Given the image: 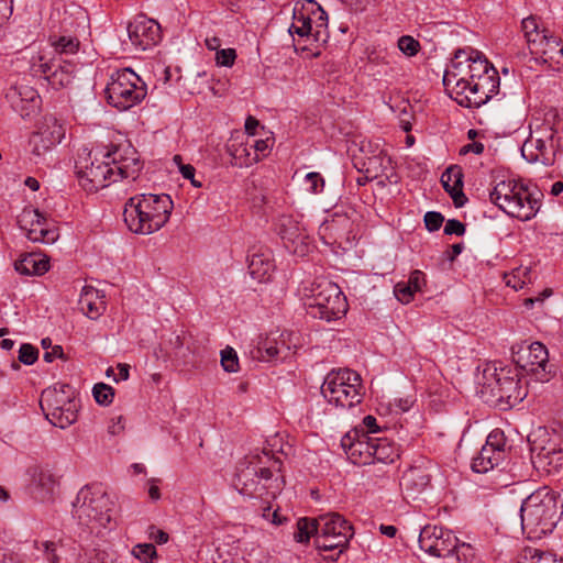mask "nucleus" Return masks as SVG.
<instances>
[{
  "label": "nucleus",
  "mask_w": 563,
  "mask_h": 563,
  "mask_svg": "<svg viewBox=\"0 0 563 563\" xmlns=\"http://www.w3.org/2000/svg\"><path fill=\"white\" fill-rule=\"evenodd\" d=\"M264 455L271 461L269 466H265L261 457H253L251 461L238 464L232 486L240 495L267 500L275 498L283 490L284 477L274 474L279 472V462L271 459L266 452Z\"/></svg>",
  "instance_id": "f257e3e1"
},
{
  "label": "nucleus",
  "mask_w": 563,
  "mask_h": 563,
  "mask_svg": "<svg viewBox=\"0 0 563 563\" xmlns=\"http://www.w3.org/2000/svg\"><path fill=\"white\" fill-rule=\"evenodd\" d=\"M561 515L562 505L556 493L547 486L541 487L521 504V529L529 539H541L554 530Z\"/></svg>",
  "instance_id": "f03ea898"
},
{
  "label": "nucleus",
  "mask_w": 563,
  "mask_h": 563,
  "mask_svg": "<svg viewBox=\"0 0 563 563\" xmlns=\"http://www.w3.org/2000/svg\"><path fill=\"white\" fill-rule=\"evenodd\" d=\"M173 208V200L166 194H141L125 202L123 218L131 232L152 234L168 222Z\"/></svg>",
  "instance_id": "7ed1b4c3"
},
{
  "label": "nucleus",
  "mask_w": 563,
  "mask_h": 563,
  "mask_svg": "<svg viewBox=\"0 0 563 563\" xmlns=\"http://www.w3.org/2000/svg\"><path fill=\"white\" fill-rule=\"evenodd\" d=\"M489 198L505 213L521 221L531 220L541 206L527 186L511 178L498 181Z\"/></svg>",
  "instance_id": "20e7f679"
},
{
  "label": "nucleus",
  "mask_w": 563,
  "mask_h": 563,
  "mask_svg": "<svg viewBox=\"0 0 563 563\" xmlns=\"http://www.w3.org/2000/svg\"><path fill=\"white\" fill-rule=\"evenodd\" d=\"M290 35L307 38L317 44L312 56L320 55V46L329 40L328 14L314 0L296 2L292 10V22L289 26Z\"/></svg>",
  "instance_id": "39448f33"
},
{
  "label": "nucleus",
  "mask_w": 563,
  "mask_h": 563,
  "mask_svg": "<svg viewBox=\"0 0 563 563\" xmlns=\"http://www.w3.org/2000/svg\"><path fill=\"white\" fill-rule=\"evenodd\" d=\"M305 302L307 313L327 322L339 320L347 312V301L340 287L325 278L317 279Z\"/></svg>",
  "instance_id": "423d86ee"
},
{
  "label": "nucleus",
  "mask_w": 563,
  "mask_h": 563,
  "mask_svg": "<svg viewBox=\"0 0 563 563\" xmlns=\"http://www.w3.org/2000/svg\"><path fill=\"white\" fill-rule=\"evenodd\" d=\"M73 516L91 531L106 529L111 522V501L100 488L82 487L73 503Z\"/></svg>",
  "instance_id": "0eeeda50"
},
{
  "label": "nucleus",
  "mask_w": 563,
  "mask_h": 563,
  "mask_svg": "<svg viewBox=\"0 0 563 563\" xmlns=\"http://www.w3.org/2000/svg\"><path fill=\"white\" fill-rule=\"evenodd\" d=\"M321 393L329 404L351 408L362 400V378L349 368L331 371L324 378Z\"/></svg>",
  "instance_id": "6e6552de"
},
{
  "label": "nucleus",
  "mask_w": 563,
  "mask_h": 563,
  "mask_svg": "<svg viewBox=\"0 0 563 563\" xmlns=\"http://www.w3.org/2000/svg\"><path fill=\"white\" fill-rule=\"evenodd\" d=\"M40 406L52 424L65 429L78 417V402L67 384L56 385L42 391Z\"/></svg>",
  "instance_id": "1a4fd4ad"
},
{
  "label": "nucleus",
  "mask_w": 563,
  "mask_h": 563,
  "mask_svg": "<svg viewBox=\"0 0 563 563\" xmlns=\"http://www.w3.org/2000/svg\"><path fill=\"white\" fill-rule=\"evenodd\" d=\"M146 86L131 68L114 71L106 88L109 104L128 110L139 104L146 97Z\"/></svg>",
  "instance_id": "9d476101"
},
{
  "label": "nucleus",
  "mask_w": 563,
  "mask_h": 563,
  "mask_svg": "<svg viewBox=\"0 0 563 563\" xmlns=\"http://www.w3.org/2000/svg\"><path fill=\"white\" fill-rule=\"evenodd\" d=\"M103 154L92 152L82 147L77 153L75 161V172L79 185L84 190L93 192L115 183L114 168H111L109 162L101 161Z\"/></svg>",
  "instance_id": "9b49d317"
},
{
  "label": "nucleus",
  "mask_w": 563,
  "mask_h": 563,
  "mask_svg": "<svg viewBox=\"0 0 563 563\" xmlns=\"http://www.w3.org/2000/svg\"><path fill=\"white\" fill-rule=\"evenodd\" d=\"M483 393H489L493 401L498 405L512 407L525 399L526 388L517 375H511L506 368L487 366L483 372Z\"/></svg>",
  "instance_id": "f8f14e48"
},
{
  "label": "nucleus",
  "mask_w": 563,
  "mask_h": 563,
  "mask_svg": "<svg viewBox=\"0 0 563 563\" xmlns=\"http://www.w3.org/2000/svg\"><path fill=\"white\" fill-rule=\"evenodd\" d=\"M530 124V135L521 146V155L529 163L550 166L555 161L553 146L554 129L549 122Z\"/></svg>",
  "instance_id": "ddd939ff"
},
{
  "label": "nucleus",
  "mask_w": 563,
  "mask_h": 563,
  "mask_svg": "<svg viewBox=\"0 0 563 563\" xmlns=\"http://www.w3.org/2000/svg\"><path fill=\"white\" fill-rule=\"evenodd\" d=\"M319 534L314 539L319 551H333L346 549L353 537V527L338 512H329L319 516Z\"/></svg>",
  "instance_id": "4468645a"
},
{
  "label": "nucleus",
  "mask_w": 563,
  "mask_h": 563,
  "mask_svg": "<svg viewBox=\"0 0 563 563\" xmlns=\"http://www.w3.org/2000/svg\"><path fill=\"white\" fill-rule=\"evenodd\" d=\"M65 132L64 125L55 117L45 115L29 140L33 162H45L65 137Z\"/></svg>",
  "instance_id": "2eb2a0df"
},
{
  "label": "nucleus",
  "mask_w": 563,
  "mask_h": 563,
  "mask_svg": "<svg viewBox=\"0 0 563 563\" xmlns=\"http://www.w3.org/2000/svg\"><path fill=\"white\" fill-rule=\"evenodd\" d=\"M511 352L512 361L519 368L534 375L538 380H548L549 353L542 343L522 342L514 345Z\"/></svg>",
  "instance_id": "dca6fc26"
},
{
  "label": "nucleus",
  "mask_w": 563,
  "mask_h": 563,
  "mask_svg": "<svg viewBox=\"0 0 563 563\" xmlns=\"http://www.w3.org/2000/svg\"><path fill=\"white\" fill-rule=\"evenodd\" d=\"M467 57L465 49L460 48L454 53L450 67L445 70L443 76V85L450 92V96L462 106V99L466 97L473 79L471 77L470 65H467Z\"/></svg>",
  "instance_id": "f3484780"
},
{
  "label": "nucleus",
  "mask_w": 563,
  "mask_h": 563,
  "mask_svg": "<svg viewBox=\"0 0 563 563\" xmlns=\"http://www.w3.org/2000/svg\"><path fill=\"white\" fill-rule=\"evenodd\" d=\"M532 463L537 468L551 474L563 467L561 444L545 431H540L531 442Z\"/></svg>",
  "instance_id": "a211bd4d"
},
{
  "label": "nucleus",
  "mask_w": 563,
  "mask_h": 563,
  "mask_svg": "<svg viewBox=\"0 0 563 563\" xmlns=\"http://www.w3.org/2000/svg\"><path fill=\"white\" fill-rule=\"evenodd\" d=\"M358 151V154L353 155V165L365 174V180L388 177L386 172L391 168V159L383 150L377 146L373 150L369 141H362Z\"/></svg>",
  "instance_id": "6ab92c4d"
},
{
  "label": "nucleus",
  "mask_w": 563,
  "mask_h": 563,
  "mask_svg": "<svg viewBox=\"0 0 563 563\" xmlns=\"http://www.w3.org/2000/svg\"><path fill=\"white\" fill-rule=\"evenodd\" d=\"M103 156L111 159L109 163L111 168H114L113 179L115 181L119 179L135 180L143 168L140 155L130 142L113 146V148Z\"/></svg>",
  "instance_id": "aec40b11"
},
{
  "label": "nucleus",
  "mask_w": 563,
  "mask_h": 563,
  "mask_svg": "<svg viewBox=\"0 0 563 563\" xmlns=\"http://www.w3.org/2000/svg\"><path fill=\"white\" fill-rule=\"evenodd\" d=\"M419 547L434 558H449L457 544L456 536L449 529L427 525L419 534Z\"/></svg>",
  "instance_id": "412c9836"
},
{
  "label": "nucleus",
  "mask_w": 563,
  "mask_h": 563,
  "mask_svg": "<svg viewBox=\"0 0 563 563\" xmlns=\"http://www.w3.org/2000/svg\"><path fill=\"white\" fill-rule=\"evenodd\" d=\"M18 224L32 242L52 244L57 241L59 236L58 230L54 225H51L47 219L37 209L31 207L22 210L18 217Z\"/></svg>",
  "instance_id": "4be33fe9"
},
{
  "label": "nucleus",
  "mask_w": 563,
  "mask_h": 563,
  "mask_svg": "<svg viewBox=\"0 0 563 563\" xmlns=\"http://www.w3.org/2000/svg\"><path fill=\"white\" fill-rule=\"evenodd\" d=\"M277 232L285 246L294 254L305 256L311 249V240L305 225L298 218L283 214L277 221Z\"/></svg>",
  "instance_id": "5701e85b"
},
{
  "label": "nucleus",
  "mask_w": 563,
  "mask_h": 563,
  "mask_svg": "<svg viewBox=\"0 0 563 563\" xmlns=\"http://www.w3.org/2000/svg\"><path fill=\"white\" fill-rule=\"evenodd\" d=\"M5 98L12 110L24 120L35 117L41 110L42 100L38 92L23 80L12 85Z\"/></svg>",
  "instance_id": "b1692460"
},
{
  "label": "nucleus",
  "mask_w": 563,
  "mask_h": 563,
  "mask_svg": "<svg viewBox=\"0 0 563 563\" xmlns=\"http://www.w3.org/2000/svg\"><path fill=\"white\" fill-rule=\"evenodd\" d=\"M128 36L136 51H146L161 40L159 24L145 15H137L128 25Z\"/></svg>",
  "instance_id": "393cba45"
},
{
  "label": "nucleus",
  "mask_w": 563,
  "mask_h": 563,
  "mask_svg": "<svg viewBox=\"0 0 563 563\" xmlns=\"http://www.w3.org/2000/svg\"><path fill=\"white\" fill-rule=\"evenodd\" d=\"M500 78L495 67L477 78L470 87V90L462 99V107L478 108L485 104L493 96L498 93Z\"/></svg>",
  "instance_id": "a878e982"
},
{
  "label": "nucleus",
  "mask_w": 563,
  "mask_h": 563,
  "mask_svg": "<svg viewBox=\"0 0 563 563\" xmlns=\"http://www.w3.org/2000/svg\"><path fill=\"white\" fill-rule=\"evenodd\" d=\"M530 54L540 63L547 64L550 69L559 71L563 69V46L561 40L552 33L530 44Z\"/></svg>",
  "instance_id": "bb28decb"
},
{
  "label": "nucleus",
  "mask_w": 563,
  "mask_h": 563,
  "mask_svg": "<svg viewBox=\"0 0 563 563\" xmlns=\"http://www.w3.org/2000/svg\"><path fill=\"white\" fill-rule=\"evenodd\" d=\"M373 440L367 434H360L354 430L342 438L341 446L353 464L366 465L373 463Z\"/></svg>",
  "instance_id": "cd10ccee"
},
{
  "label": "nucleus",
  "mask_w": 563,
  "mask_h": 563,
  "mask_svg": "<svg viewBox=\"0 0 563 563\" xmlns=\"http://www.w3.org/2000/svg\"><path fill=\"white\" fill-rule=\"evenodd\" d=\"M249 273L258 283H266L271 279L275 265L272 251L267 247H253L249 255Z\"/></svg>",
  "instance_id": "c85d7f7f"
},
{
  "label": "nucleus",
  "mask_w": 563,
  "mask_h": 563,
  "mask_svg": "<svg viewBox=\"0 0 563 563\" xmlns=\"http://www.w3.org/2000/svg\"><path fill=\"white\" fill-rule=\"evenodd\" d=\"M429 485L430 474L422 466L409 467L400 478L401 490L412 498L424 492Z\"/></svg>",
  "instance_id": "c756f323"
},
{
  "label": "nucleus",
  "mask_w": 563,
  "mask_h": 563,
  "mask_svg": "<svg viewBox=\"0 0 563 563\" xmlns=\"http://www.w3.org/2000/svg\"><path fill=\"white\" fill-rule=\"evenodd\" d=\"M34 495L41 501L51 500L59 483L57 477L46 468L35 467L32 471Z\"/></svg>",
  "instance_id": "7c9ffc66"
},
{
  "label": "nucleus",
  "mask_w": 563,
  "mask_h": 563,
  "mask_svg": "<svg viewBox=\"0 0 563 563\" xmlns=\"http://www.w3.org/2000/svg\"><path fill=\"white\" fill-rule=\"evenodd\" d=\"M78 305L81 312L91 320L101 317L106 310L104 296L91 286L82 288Z\"/></svg>",
  "instance_id": "2f4dec72"
},
{
  "label": "nucleus",
  "mask_w": 563,
  "mask_h": 563,
  "mask_svg": "<svg viewBox=\"0 0 563 563\" xmlns=\"http://www.w3.org/2000/svg\"><path fill=\"white\" fill-rule=\"evenodd\" d=\"M463 174L459 166H450L441 176V183L444 190L451 196L455 207H462L466 202L463 192Z\"/></svg>",
  "instance_id": "473e14b6"
},
{
  "label": "nucleus",
  "mask_w": 563,
  "mask_h": 563,
  "mask_svg": "<svg viewBox=\"0 0 563 563\" xmlns=\"http://www.w3.org/2000/svg\"><path fill=\"white\" fill-rule=\"evenodd\" d=\"M14 268L21 275L40 276L49 269V261L42 254L29 253L15 262Z\"/></svg>",
  "instance_id": "72a5a7b5"
},
{
  "label": "nucleus",
  "mask_w": 563,
  "mask_h": 563,
  "mask_svg": "<svg viewBox=\"0 0 563 563\" xmlns=\"http://www.w3.org/2000/svg\"><path fill=\"white\" fill-rule=\"evenodd\" d=\"M505 456L506 455L503 450L496 451L483 445L477 456L473 459L472 470L476 473H486L499 465L504 461Z\"/></svg>",
  "instance_id": "f704fd0d"
},
{
  "label": "nucleus",
  "mask_w": 563,
  "mask_h": 563,
  "mask_svg": "<svg viewBox=\"0 0 563 563\" xmlns=\"http://www.w3.org/2000/svg\"><path fill=\"white\" fill-rule=\"evenodd\" d=\"M349 225V220L344 217L335 216L331 220H325L319 227V235L325 244H341L343 234L341 229Z\"/></svg>",
  "instance_id": "c9c22d12"
},
{
  "label": "nucleus",
  "mask_w": 563,
  "mask_h": 563,
  "mask_svg": "<svg viewBox=\"0 0 563 563\" xmlns=\"http://www.w3.org/2000/svg\"><path fill=\"white\" fill-rule=\"evenodd\" d=\"M74 73L75 66L70 62L58 58L57 66H54L46 80L55 89L65 88L73 82Z\"/></svg>",
  "instance_id": "e433bc0d"
},
{
  "label": "nucleus",
  "mask_w": 563,
  "mask_h": 563,
  "mask_svg": "<svg viewBox=\"0 0 563 563\" xmlns=\"http://www.w3.org/2000/svg\"><path fill=\"white\" fill-rule=\"evenodd\" d=\"M464 49L467 57H470V60H467V65H470L471 77L473 81H475L477 78L483 76V74L490 70V68L494 67L482 52L473 49L471 47Z\"/></svg>",
  "instance_id": "4c0bfd02"
},
{
  "label": "nucleus",
  "mask_w": 563,
  "mask_h": 563,
  "mask_svg": "<svg viewBox=\"0 0 563 563\" xmlns=\"http://www.w3.org/2000/svg\"><path fill=\"white\" fill-rule=\"evenodd\" d=\"M319 517L316 519L301 518L297 522V531L294 538L297 542H308L311 536L319 534Z\"/></svg>",
  "instance_id": "58836bf2"
},
{
  "label": "nucleus",
  "mask_w": 563,
  "mask_h": 563,
  "mask_svg": "<svg viewBox=\"0 0 563 563\" xmlns=\"http://www.w3.org/2000/svg\"><path fill=\"white\" fill-rule=\"evenodd\" d=\"M58 59L47 57L45 54H37L32 57L31 70L35 76H43L48 78V74L57 66Z\"/></svg>",
  "instance_id": "ea45409f"
},
{
  "label": "nucleus",
  "mask_w": 563,
  "mask_h": 563,
  "mask_svg": "<svg viewBox=\"0 0 563 563\" xmlns=\"http://www.w3.org/2000/svg\"><path fill=\"white\" fill-rule=\"evenodd\" d=\"M373 462L388 463L393 462L394 457L397 456L395 450L390 444L383 439L373 440Z\"/></svg>",
  "instance_id": "a19ab883"
},
{
  "label": "nucleus",
  "mask_w": 563,
  "mask_h": 563,
  "mask_svg": "<svg viewBox=\"0 0 563 563\" xmlns=\"http://www.w3.org/2000/svg\"><path fill=\"white\" fill-rule=\"evenodd\" d=\"M504 279L506 285L515 290L521 289L530 282V268L527 266L517 267L511 273L505 274Z\"/></svg>",
  "instance_id": "79ce46f5"
},
{
  "label": "nucleus",
  "mask_w": 563,
  "mask_h": 563,
  "mask_svg": "<svg viewBox=\"0 0 563 563\" xmlns=\"http://www.w3.org/2000/svg\"><path fill=\"white\" fill-rule=\"evenodd\" d=\"M522 31L527 40L528 47L530 44L539 41L542 35H547L549 33L545 29L541 30L538 21L532 16L522 20Z\"/></svg>",
  "instance_id": "37998d69"
},
{
  "label": "nucleus",
  "mask_w": 563,
  "mask_h": 563,
  "mask_svg": "<svg viewBox=\"0 0 563 563\" xmlns=\"http://www.w3.org/2000/svg\"><path fill=\"white\" fill-rule=\"evenodd\" d=\"M52 46L59 54H75L79 48V41L73 36H60L51 38Z\"/></svg>",
  "instance_id": "c03bdc74"
},
{
  "label": "nucleus",
  "mask_w": 563,
  "mask_h": 563,
  "mask_svg": "<svg viewBox=\"0 0 563 563\" xmlns=\"http://www.w3.org/2000/svg\"><path fill=\"white\" fill-rule=\"evenodd\" d=\"M95 400L101 406H108L113 401L114 389L107 384L98 383L92 388Z\"/></svg>",
  "instance_id": "a18cd8bd"
},
{
  "label": "nucleus",
  "mask_w": 563,
  "mask_h": 563,
  "mask_svg": "<svg viewBox=\"0 0 563 563\" xmlns=\"http://www.w3.org/2000/svg\"><path fill=\"white\" fill-rule=\"evenodd\" d=\"M221 365L228 373H236L239 371V357L231 346H227L221 351Z\"/></svg>",
  "instance_id": "49530a36"
},
{
  "label": "nucleus",
  "mask_w": 563,
  "mask_h": 563,
  "mask_svg": "<svg viewBox=\"0 0 563 563\" xmlns=\"http://www.w3.org/2000/svg\"><path fill=\"white\" fill-rule=\"evenodd\" d=\"M132 554L143 563H153L157 555L155 547L151 543L136 544L132 550Z\"/></svg>",
  "instance_id": "de8ad7c7"
},
{
  "label": "nucleus",
  "mask_w": 563,
  "mask_h": 563,
  "mask_svg": "<svg viewBox=\"0 0 563 563\" xmlns=\"http://www.w3.org/2000/svg\"><path fill=\"white\" fill-rule=\"evenodd\" d=\"M397 46L408 57L417 55L421 48L419 41L410 35L400 36Z\"/></svg>",
  "instance_id": "09e8293b"
},
{
  "label": "nucleus",
  "mask_w": 563,
  "mask_h": 563,
  "mask_svg": "<svg viewBox=\"0 0 563 563\" xmlns=\"http://www.w3.org/2000/svg\"><path fill=\"white\" fill-rule=\"evenodd\" d=\"M484 445L496 451L503 450L504 454L506 455V438L504 432L499 429H495L488 434L486 443Z\"/></svg>",
  "instance_id": "8fccbe9b"
},
{
  "label": "nucleus",
  "mask_w": 563,
  "mask_h": 563,
  "mask_svg": "<svg viewBox=\"0 0 563 563\" xmlns=\"http://www.w3.org/2000/svg\"><path fill=\"white\" fill-rule=\"evenodd\" d=\"M38 350L29 344L24 343L20 346L19 350V361L25 365H32L37 361Z\"/></svg>",
  "instance_id": "3c124183"
},
{
  "label": "nucleus",
  "mask_w": 563,
  "mask_h": 563,
  "mask_svg": "<svg viewBox=\"0 0 563 563\" xmlns=\"http://www.w3.org/2000/svg\"><path fill=\"white\" fill-rule=\"evenodd\" d=\"M453 554H455L459 562H468L475 558V549L472 544L466 542H460L454 548Z\"/></svg>",
  "instance_id": "603ef678"
},
{
  "label": "nucleus",
  "mask_w": 563,
  "mask_h": 563,
  "mask_svg": "<svg viewBox=\"0 0 563 563\" xmlns=\"http://www.w3.org/2000/svg\"><path fill=\"white\" fill-rule=\"evenodd\" d=\"M34 548L45 553L49 563H58L59 558L56 554V543L53 541H34Z\"/></svg>",
  "instance_id": "864d4df0"
},
{
  "label": "nucleus",
  "mask_w": 563,
  "mask_h": 563,
  "mask_svg": "<svg viewBox=\"0 0 563 563\" xmlns=\"http://www.w3.org/2000/svg\"><path fill=\"white\" fill-rule=\"evenodd\" d=\"M305 184L310 192L318 194L324 187V179L319 173L311 172L306 175Z\"/></svg>",
  "instance_id": "5fc2aeb1"
},
{
  "label": "nucleus",
  "mask_w": 563,
  "mask_h": 563,
  "mask_svg": "<svg viewBox=\"0 0 563 563\" xmlns=\"http://www.w3.org/2000/svg\"><path fill=\"white\" fill-rule=\"evenodd\" d=\"M394 292L396 298L402 303H409L416 294V291L408 285V283L404 282L396 284Z\"/></svg>",
  "instance_id": "6e6d98bb"
},
{
  "label": "nucleus",
  "mask_w": 563,
  "mask_h": 563,
  "mask_svg": "<svg viewBox=\"0 0 563 563\" xmlns=\"http://www.w3.org/2000/svg\"><path fill=\"white\" fill-rule=\"evenodd\" d=\"M236 58L235 49H219L216 54V62L219 66L231 67Z\"/></svg>",
  "instance_id": "4d7b16f0"
},
{
  "label": "nucleus",
  "mask_w": 563,
  "mask_h": 563,
  "mask_svg": "<svg viewBox=\"0 0 563 563\" xmlns=\"http://www.w3.org/2000/svg\"><path fill=\"white\" fill-rule=\"evenodd\" d=\"M444 217L437 211H429L424 214V225L430 231H437L441 228Z\"/></svg>",
  "instance_id": "13d9d810"
},
{
  "label": "nucleus",
  "mask_w": 563,
  "mask_h": 563,
  "mask_svg": "<svg viewBox=\"0 0 563 563\" xmlns=\"http://www.w3.org/2000/svg\"><path fill=\"white\" fill-rule=\"evenodd\" d=\"M530 563H563V560L552 553L533 550Z\"/></svg>",
  "instance_id": "bf43d9fd"
},
{
  "label": "nucleus",
  "mask_w": 563,
  "mask_h": 563,
  "mask_svg": "<svg viewBox=\"0 0 563 563\" xmlns=\"http://www.w3.org/2000/svg\"><path fill=\"white\" fill-rule=\"evenodd\" d=\"M407 283L416 292L421 291L426 285V276L421 271H413Z\"/></svg>",
  "instance_id": "052dcab7"
},
{
  "label": "nucleus",
  "mask_w": 563,
  "mask_h": 563,
  "mask_svg": "<svg viewBox=\"0 0 563 563\" xmlns=\"http://www.w3.org/2000/svg\"><path fill=\"white\" fill-rule=\"evenodd\" d=\"M444 233L448 235L455 234L461 236L465 233V225L456 219H450L444 225Z\"/></svg>",
  "instance_id": "680f3d73"
},
{
  "label": "nucleus",
  "mask_w": 563,
  "mask_h": 563,
  "mask_svg": "<svg viewBox=\"0 0 563 563\" xmlns=\"http://www.w3.org/2000/svg\"><path fill=\"white\" fill-rule=\"evenodd\" d=\"M179 172L185 179L190 180V183L194 187H196V188L202 187V184L195 178L196 168L192 165H190V164L180 165Z\"/></svg>",
  "instance_id": "e2e57ef3"
},
{
  "label": "nucleus",
  "mask_w": 563,
  "mask_h": 563,
  "mask_svg": "<svg viewBox=\"0 0 563 563\" xmlns=\"http://www.w3.org/2000/svg\"><path fill=\"white\" fill-rule=\"evenodd\" d=\"M45 362L51 363L55 358L66 360L63 347L60 345H55L51 349V351H46L43 355Z\"/></svg>",
  "instance_id": "0e129e2a"
},
{
  "label": "nucleus",
  "mask_w": 563,
  "mask_h": 563,
  "mask_svg": "<svg viewBox=\"0 0 563 563\" xmlns=\"http://www.w3.org/2000/svg\"><path fill=\"white\" fill-rule=\"evenodd\" d=\"M12 9L8 0H0V25L10 16Z\"/></svg>",
  "instance_id": "69168bd1"
},
{
  "label": "nucleus",
  "mask_w": 563,
  "mask_h": 563,
  "mask_svg": "<svg viewBox=\"0 0 563 563\" xmlns=\"http://www.w3.org/2000/svg\"><path fill=\"white\" fill-rule=\"evenodd\" d=\"M483 151H484V145L482 143L474 142V143L464 145L461 148V154H466L468 152H473V153L478 155V154H482Z\"/></svg>",
  "instance_id": "338daca9"
},
{
  "label": "nucleus",
  "mask_w": 563,
  "mask_h": 563,
  "mask_svg": "<svg viewBox=\"0 0 563 563\" xmlns=\"http://www.w3.org/2000/svg\"><path fill=\"white\" fill-rule=\"evenodd\" d=\"M363 424L368 433H375L378 430L376 418L373 416H366L363 419Z\"/></svg>",
  "instance_id": "774afa93"
}]
</instances>
